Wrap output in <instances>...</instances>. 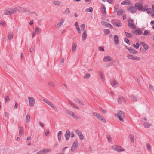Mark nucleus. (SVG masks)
I'll return each mask as SVG.
<instances>
[{
	"instance_id": "nucleus-55",
	"label": "nucleus",
	"mask_w": 154,
	"mask_h": 154,
	"mask_svg": "<svg viewBox=\"0 0 154 154\" xmlns=\"http://www.w3.org/2000/svg\"><path fill=\"white\" fill-rule=\"evenodd\" d=\"M92 114L93 116H96L97 118L98 117V116H99L100 115L99 113L95 112H93Z\"/></svg>"
},
{
	"instance_id": "nucleus-37",
	"label": "nucleus",
	"mask_w": 154,
	"mask_h": 154,
	"mask_svg": "<svg viewBox=\"0 0 154 154\" xmlns=\"http://www.w3.org/2000/svg\"><path fill=\"white\" fill-rule=\"evenodd\" d=\"M93 11V9L92 7H89L85 10V11L88 12H91Z\"/></svg>"
},
{
	"instance_id": "nucleus-5",
	"label": "nucleus",
	"mask_w": 154,
	"mask_h": 154,
	"mask_svg": "<svg viewBox=\"0 0 154 154\" xmlns=\"http://www.w3.org/2000/svg\"><path fill=\"white\" fill-rule=\"evenodd\" d=\"M28 99L29 101V106L31 107L33 106L35 103L34 98L32 97H29Z\"/></svg>"
},
{
	"instance_id": "nucleus-24",
	"label": "nucleus",
	"mask_w": 154,
	"mask_h": 154,
	"mask_svg": "<svg viewBox=\"0 0 154 154\" xmlns=\"http://www.w3.org/2000/svg\"><path fill=\"white\" fill-rule=\"evenodd\" d=\"M102 7L101 9V11L103 14H105L106 12V8L103 5H102Z\"/></svg>"
},
{
	"instance_id": "nucleus-50",
	"label": "nucleus",
	"mask_w": 154,
	"mask_h": 154,
	"mask_svg": "<svg viewBox=\"0 0 154 154\" xmlns=\"http://www.w3.org/2000/svg\"><path fill=\"white\" fill-rule=\"evenodd\" d=\"M26 121L27 122H29L30 121V117L29 115H27L26 118Z\"/></svg>"
},
{
	"instance_id": "nucleus-14",
	"label": "nucleus",
	"mask_w": 154,
	"mask_h": 154,
	"mask_svg": "<svg viewBox=\"0 0 154 154\" xmlns=\"http://www.w3.org/2000/svg\"><path fill=\"white\" fill-rule=\"evenodd\" d=\"M131 2L129 0H125L122 2L121 4L122 5H129L131 4Z\"/></svg>"
},
{
	"instance_id": "nucleus-23",
	"label": "nucleus",
	"mask_w": 154,
	"mask_h": 154,
	"mask_svg": "<svg viewBox=\"0 0 154 154\" xmlns=\"http://www.w3.org/2000/svg\"><path fill=\"white\" fill-rule=\"evenodd\" d=\"M77 44L76 43H74L72 45V51L74 52L76 49Z\"/></svg>"
},
{
	"instance_id": "nucleus-3",
	"label": "nucleus",
	"mask_w": 154,
	"mask_h": 154,
	"mask_svg": "<svg viewBox=\"0 0 154 154\" xmlns=\"http://www.w3.org/2000/svg\"><path fill=\"white\" fill-rule=\"evenodd\" d=\"M112 148L113 149L117 152L124 151L125 149H122V148L119 146L114 145L112 146Z\"/></svg>"
},
{
	"instance_id": "nucleus-9",
	"label": "nucleus",
	"mask_w": 154,
	"mask_h": 154,
	"mask_svg": "<svg viewBox=\"0 0 154 154\" xmlns=\"http://www.w3.org/2000/svg\"><path fill=\"white\" fill-rule=\"evenodd\" d=\"M71 133L69 130H67L65 134V137L66 138V140H68L70 137Z\"/></svg>"
},
{
	"instance_id": "nucleus-6",
	"label": "nucleus",
	"mask_w": 154,
	"mask_h": 154,
	"mask_svg": "<svg viewBox=\"0 0 154 154\" xmlns=\"http://www.w3.org/2000/svg\"><path fill=\"white\" fill-rule=\"evenodd\" d=\"M78 146V141H75L72 145L71 149V151L73 152L77 148Z\"/></svg>"
},
{
	"instance_id": "nucleus-35",
	"label": "nucleus",
	"mask_w": 154,
	"mask_h": 154,
	"mask_svg": "<svg viewBox=\"0 0 154 154\" xmlns=\"http://www.w3.org/2000/svg\"><path fill=\"white\" fill-rule=\"evenodd\" d=\"M35 32L37 34L38 32H40L41 29L39 27H36L35 29Z\"/></svg>"
},
{
	"instance_id": "nucleus-48",
	"label": "nucleus",
	"mask_w": 154,
	"mask_h": 154,
	"mask_svg": "<svg viewBox=\"0 0 154 154\" xmlns=\"http://www.w3.org/2000/svg\"><path fill=\"white\" fill-rule=\"evenodd\" d=\"M19 8L20 9L19 10V11L21 12H25V11H26V8H22L21 7Z\"/></svg>"
},
{
	"instance_id": "nucleus-51",
	"label": "nucleus",
	"mask_w": 154,
	"mask_h": 154,
	"mask_svg": "<svg viewBox=\"0 0 154 154\" xmlns=\"http://www.w3.org/2000/svg\"><path fill=\"white\" fill-rule=\"evenodd\" d=\"M72 116L73 118L75 119H79V118L74 113H73V115H72Z\"/></svg>"
},
{
	"instance_id": "nucleus-38",
	"label": "nucleus",
	"mask_w": 154,
	"mask_h": 154,
	"mask_svg": "<svg viewBox=\"0 0 154 154\" xmlns=\"http://www.w3.org/2000/svg\"><path fill=\"white\" fill-rule=\"evenodd\" d=\"M150 33V31L149 30H145L144 31L143 35H147L149 34Z\"/></svg>"
},
{
	"instance_id": "nucleus-42",
	"label": "nucleus",
	"mask_w": 154,
	"mask_h": 154,
	"mask_svg": "<svg viewBox=\"0 0 154 154\" xmlns=\"http://www.w3.org/2000/svg\"><path fill=\"white\" fill-rule=\"evenodd\" d=\"M85 24H82L80 25V27L81 29V30L83 32H84L85 30H86L85 29Z\"/></svg>"
},
{
	"instance_id": "nucleus-64",
	"label": "nucleus",
	"mask_w": 154,
	"mask_h": 154,
	"mask_svg": "<svg viewBox=\"0 0 154 154\" xmlns=\"http://www.w3.org/2000/svg\"><path fill=\"white\" fill-rule=\"evenodd\" d=\"M43 101L44 102H45V103H47L48 105V104L50 102V101H49V100L46 99H44L43 100Z\"/></svg>"
},
{
	"instance_id": "nucleus-29",
	"label": "nucleus",
	"mask_w": 154,
	"mask_h": 154,
	"mask_svg": "<svg viewBox=\"0 0 154 154\" xmlns=\"http://www.w3.org/2000/svg\"><path fill=\"white\" fill-rule=\"evenodd\" d=\"M151 125L147 122H144L143 124V126L145 128H149Z\"/></svg>"
},
{
	"instance_id": "nucleus-2",
	"label": "nucleus",
	"mask_w": 154,
	"mask_h": 154,
	"mask_svg": "<svg viewBox=\"0 0 154 154\" xmlns=\"http://www.w3.org/2000/svg\"><path fill=\"white\" fill-rule=\"evenodd\" d=\"M143 33V30L139 28H137V29L133 30L132 31V33L133 34L137 35H141Z\"/></svg>"
},
{
	"instance_id": "nucleus-57",
	"label": "nucleus",
	"mask_w": 154,
	"mask_h": 154,
	"mask_svg": "<svg viewBox=\"0 0 154 154\" xmlns=\"http://www.w3.org/2000/svg\"><path fill=\"white\" fill-rule=\"evenodd\" d=\"M48 85L51 86L52 87H54V82H49L48 83Z\"/></svg>"
},
{
	"instance_id": "nucleus-53",
	"label": "nucleus",
	"mask_w": 154,
	"mask_h": 154,
	"mask_svg": "<svg viewBox=\"0 0 154 154\" xmlns=\"http://www.w3.org/2000/svg\"><path fill=\"white\" fill-rule=\"evenodd\" d=\"M133 60H140V58L137 56H133Z\"/></svg>"
},
{
	"instance_id": "nucleus-12",
	"label": "nucleus",
	"mask_w": 154,
	"mask_h": 154,
	"mask_svg": "<svg viewBox=\"0 0 154 154\" xmlns=\"http://www.w3.org/2000/svg\"><path fill=\"white\" fill-rule=\"evenodd\" d=\"M140 44L146 50L148 49L149 48L148 45H147L146 44L143 42H140Z\"/></svg>"
},
{
	"instance_id": "nucleus-32",
	"label": "nucleus",
	"mask_w": 154,
	"mask_h": 154,
	"mask_svg": "<svg viewBox=\"0 0 154 154\" xmlns=\"http://www.w3.org/2000/svg\"><path fill=\"white\" fill-rule=\"evenodd\" d=\"M131 98L134 101H137V99L136 97L134 95H131Z\"/></svg>"
},
{
	"instance_id": "nucleus-54",
	"label": "nucleus",
	"mask_w": 154,
	"mask_h": 154,
	"mask_svg": "<svg viewBox=\"0 0 154 154\" xmlns=\"http://www.w3.org/2000/svg\"><path fill=\"white\" fill-rule=\"evenodd\" d=\"M146 11L148 13H150L152 12V9L150 8H148L146 9Z\"/></svg>"
},
{
	"instance_id": "nucleus-62",
	"label": "nucleus",
	"mask_w": 154,
	"mask_h": 154,
	"mask_svg": "<svg viewBox=\"0 0 154 154\" xmlns=\"http://www.w3.org/2000/svg\"><path fill=\"white\" fill-rule=\"evenodd\" d=\"M75 28L78 31V33H80L81 30L79 26H77Z\"/></svg>"
},
{
	"instance_id": "nucleus-44",
	"label": "nucleus",
	"mask_w": 154,
	"mask_h": 154,
	"mask_svg": "<svg viewBox=\"0 0 154 154\" xmlns=\"http://www.w3.org/2000/svg\"><path fill=\"white\" fill-rule=\"evenodd\" d=\"M115 26H116L117 27H120L122 26V23L121 22H116L115 23Z\"/></svg>"
},
{
	"instance_id": "nucleus-60",
	"label": "nucleus",
	"mask_w": 154,
	"mask_h": 154,
	"mask_svg": "<svg viewBox=\"0 0 154 154\" xmlns=\"http://www.w3.org/2000/svg\"><path fill=\"white\" fill-rule=\"evenodd\" d=\"M107 138L108 140V141L109 143H110L111 141V137L109 135H107Z\"/></svg>"
},
{
	"instance_id": "nucleus-49",
	"label": "nucleus",
	"mask_w": 154,
	"mask_h": 154,
	"mask_svg": "<svg viewBox=\"0 0 154 154\" xmlns=\"http://www.w3.org/2000/svg\"><path fill=\"white\" fill-rule=\"evenodd\" d=\"M130 138L131 142L132 143H133L134 140V135H130Z\"/></svg>"
},
{
	"instance_id": "nucleus-36",
	"label": "nucleus",
	"mask_w": 154,
	"mask_h": 154,
	"mask_svg": "<svg viewBox=\"0 0 154 154\" xmlns=\"http://www.w3.org/2000/svg\"><path fill=\"white\" fill-rule=\"evenodd\" d=\"M4 14L5 15H11V12L10 11V9H8L7 10L5 11L4 12Z\"/></svg>"
},
{
	"instance_id": "nucleus-19",
	"label": "nucleus",
	"mask_w": 154,
	"mask_h": 154,
	"mask_svg": "<svg viewBox=\"0 0 154 154\" xmlns=\"http://www.w3.org/2000/svg\"><path fill=\"white\" fill-rule=\"evenodd\" d=\"M69 103L75 109H79V108L75 104H74L70 100H68V101Z\"/></svg>"
},
{
	"instance_id": "nucleus-25",
	"label": "nucleus",
	"mask_w": 154,
	"mask_h": 154,
	"mask_svg": "<svg viewBox=\"0 0 154 154\" xmlns=\"http://www.w3.org/2000/svg\"><path fill=\"white\" fill-rule=\"evenodd\" d=\"M128 26L129 27L132 29H136V26L135 25H134L133 23H128Z\"/></svg>"
},
{
	"instance_id": "nucleus-15",
	"label": "nucleus",
	"mask_w": 154,
	"mask_h": 154,
	"mask_svg": "<svg viewBox=\"0 0 154 154\" xmlns=\"http://www.w3.org/2000/svg\"><path fill=\"white\" fill-rule=\"evenodd\" d=\"M126 48L131 53L134 54L137 53V52L134 49L130 48H128L127 47Z\"/></svg>"
},
{
	"instance_id": "nucleus-18",
	"label": "nucleus",
	"mask_w": 154,
	"mask_h": 154,
	"mask_svg": "<svg viewBox=\"0 0 154 154\" xmlns=\"http://www.w3.org/2000/svg\"><path fill=\"white\" fill-rule=\"evenodd\" d=\"M114 41L116 45H118L119 44V38L118 36L116 35L114 36Z\"/></svg>"
},
{
	"instance_id": "nucleus-47",
	"label": "nucleus",
	"mask_w": 154,
	"mask_h": 154,
	"mask_svg": "<svg viewBox=\"0 0 154 154\" xmlns=\"http://www.w3.org/2000/svg\"><path fill=\"white\" fill-rule=\"evenodd\" d=\"M99 109L101 111L103 114L106 113L107 112V111L106 110L103 109L102 108L100 107Z\"/></svg>"
},
{
	"instance_id": "nucleus-61",
	"label": "nucleus",
	"mask_w": 154,
	"mask_h": 154,
	"mask_svg": "<svg viewBox=\"0 0 154 154\" xmlns=\"http://www.w3.org/2000/svg\"><path fill=\"white\" fill-rule=\"evenodd\" d=\"M149 87L150 89L152 91L154 90V88L153 86L151 85L150 84L149 85Z\"/></svg>"
},
{
	"instance_id": "nucleus-8",
	"label": "nucleus",
	"mask_w": 154,
	"mask_h": 154,
	"mask_svg": "<svg viewBox=\"0 0 154 154\" xmlns=\"http://www.w3.org/2000/svg\"><path fill=\"white\" fill-rule=\"evenodd\" d=\"M128 11H130L131 13H134L137 11L136 7L134 6H131L127 9Z\"/></svg>"
},
{
	"instance_id": "nucleus-20",
	"label": "nucleus",
	"mask_w": 154,
	"mask_h": 154,
	"mask_svg": "<svg viewBox=\"0 0 154 154\" xmlns=\"http://www.w3.org/2000/svg\"><path fill=\"white\" fill-rule=\"evenodd\" d=\"M87 38V34L86 30H85L83 32L82 35V38L83 40H84L86 39Z\"/></svg>"
},
{
	"instance_id": "nucleus-46",
	"label": "nucleus",
	"mask_w": 154,
	"mask_h": 154,
	"mask_svg": "<svg viewBox=\"0 0 154 154\" xmlns=\"http://www.w3.org/2000/svg\"><path fill=\"white\" fill-rule=\"evenodd\" d=\"M90 74L89 73H88L86 74V76H84V78L86 79H88L90 78Z\"/></svg>"
},
{
	"instance_id": "nucleus-7",
	"label": "nucleus",
	"mask_w": 154,
	"mask_h": 154,
	"mask_svg": "<svg viewBox=\"0 0 154 154\" xmlns=\"http://www.w3.org/2000/svg\"><path fill=\"white\" fill-rule=\"evenodd\" d=\"M75 132L79 138L81 140H83L84 139V136L81 132L78 130H76Z\"/></svg>"
},
{
	"instance_id": "nucleus-21",
	"label": "nucleus",
	"mask_w": 154,
	"mask_h": 154,
	"mask_svg": "<svg viewBox=\"0 0 154 154\" xmlns=\"http://www.w3.org/2000/svg\"><path fill=\"white\" fill-rule=\"evenodd\" d=\"M97 118L100 121H102L103 122H106V121L105 119L104 118L102 117L100 115L99 116H98V117Z\"/></svg>"
},
{
	"instance_id": "nucleus-28",
	"label": "nucleus",
	"mask_w": 154,
	"mask_h": 154,
	"mask_svg": "<svg viewBox=\"0 0 154 154\" xmlns=\"http://www.w3.org/2000/svg\"><path fill=\"white\" fill-rule=\"evenodd\" d=\"M125 11V10L122 9H120L117 12V14L118 16H120L122 15V14Z\"/></svg>"
},
{
	"instance_id": "nucleus-16",
	"label": "nucleus",
	"mask_w": 154,
	"mask_h": 154,
	"mask_svg": "<svg viewBox=\"0 0 154 154\" xmlns=\"http://www.w3.org/2000/svg\"><path fill=\"white\" fill-rule=\"evenodd\" d=\"M111 60V57L109 56H105L103 59V61L104 62H108Z\"/></svg>"
},
{
	"instance_id": "nucleus-10",
	"label": "nucleus",
	"mask_w": 154,
	"mask_h": 154,
	"mask_svg": "<svg viewBox=\"0 0 154 154\" xmlns=\"http://www.w3.org/2000/svg\"><path fill=\"white\" fill-rule=\"evenodd\" d=\"M111 84L114 87H117L118 85V82L114 79H112L111 80Z\"/></svg>"
},
{
	"instance_id": "nucleus-63",
	"label": "nucleus",
	"mask_w": 154,
	"mask_h": 154,
	"mask_svg": "<svg viewBox=\"0 0 154 154\" xmlns=\"http://www.w3.org/2000/svg\"><path fill=\"white\" fill-rule=\"evenodd\" d=\"M98 49L100 51H104V49L103 47H99Z\"/></svg>"
},
{
	"instance_id": "nucleus-40",
	"label": "nucleus",
	"mask_w": 154,
	"mask_h": 154,
	"mask_svg": "<svg viewBox=\"0 0 154 154\" xmlns=\"http://www.w3.org/2000/svg\"><path fill=\"white\" fill-rule=\"evenodd\" d=\"M99 74L100 76L101 79V80L102 81H103L104 79V76L103 74L102 73V72L101 71L99 72Z\"/></svg>"
},
{
	"instance_id": "nucleus-34",
	"label": "nucleus",
	"mask_w": 154,
	"mask_h": 154,
	"mask_svg": "<svg viewBox=\"0 0 154 154\" xmlns=\"http://www.w3.org/2000/svg\"><path fill=\"white\" fill-rule=\"evenodd\" d=\"M10 100V99L9 98V96L8 95H6L5 99V102L7 103Z\"/></svg>"
},
{
	"instance_id": "nucleus-22",
	"label": "nucleus",
	"mask_w": 154,
	"mask_h": 154,
	"mask_svg": "<svg viewBox=\"0 0 154 154\" xmlns=\"http://www.w3.org/2000/svg\"><path fill=\"white\" fill-rule=\"evenodd\" d=\"M42 151L43 154H46L47 153L50 152L51 151V149H42Z\"/></svg>"
},
{
	"instance_id": "nucleus-45",
	"label": "nucleus",
	"mask_w": 154,
	"mask_h": 154,
	"mask_svg": "<svg viewBox=\"0 0 154 154\" xmlns=\"http://www.w3.org/2000/svg\"><path fill=\"white\" fill-rule=\"evenodd\" d=\"M61 3L60 2H59L58 1H55L53 2V4L55 5H59Z\"/></svg>"
},
{
	"instance_id": "nucleus-31",
	"label": "nucleus",
	"mask_w": 154,
	"mask_h": 154,
	"mask_svg": "<svg viewBox=\"0 0 154 154\" xmlns=\"http://www.w3.org/2000/svg\"><path fill=\"white\" fill-rule=\"evenodd\" d=\"M140 46L139 43L138 42H137L135 44H134L133 46L136 49H137L139 48Z\"/></svg>"
},
{
	"instance_id": "nucleus-58",
	"label": "nucleus",
	"mask_w": 154,
	"mask_h": 154,
	"mask_svg": "<svg viewBox=\"0 0 154 154\" xmlns=\"http://www.w3.org/2000/svg\"><path fill=\"white\" fill-rule=\"evenodd\" d=\"M10 11L11 14H14L17 12V11L16 10H14V9L10 10Z\"/></svg>"
},
{
	"instance_id": "nucleus-56",
	"label": "nucleus",
	"mask_w": 154,
	"mask_h": 154,
	"mask_svg": "<svg viewBox=\"0 0 154 154\" xmlns=\"http://www.w3.org/2000/svg\"><path fill=\"white\" fill-rule=\"evenodd\" d=\"M101 23L103 25L107 27L108 23L107 22L105 21H102L101 22Z\"/></svg>"
},
{
	"instance_id": "nucleus-1",
	"label": "nucleus",
	"mask_w": 154,
	"mask_h": 154,
	"mask_svg": "<svg viewBox=\"0 0 154 154\" xmlns=\"http://www.w3.org/2000/svg\"><path fill=\"white\" fill-rule=\"evenodd\" d=\"M117 116L119 120L122 122H124L123 118L125 117V114L124 112L122 111L119 110L117 112Z\"/></svg>"
},
{
	"instance_id": "nucleus-26",
	"label": "nucleus",
	"mask_w": 154,
	"mask_h": 154,
	"mask_svg": "<svg viewBox=\"0 0 154 154\" xmlns=\"http://www.w3.org/2000/svg\"><path fill=\"white\" fill-rule=\"evenodd\" d=\"M54 110H56L57 108L54 106V104L51 102L50 101L48 104Z\"/></svg>"
},
{
	"instance_id": "nucleus-33",
	"label": "nucleus",
	"mask_w": 154,
	"mask_h": 154,
	"mask_svg": "<svg viewBox=\"0 0 154 154\" xmlns=\"http://www.w3.org/2000/svg\"><path fill=\"white\" fill-rule=\"evenodd\" d=\"M23 133V127H20V128L19 131V135L20 136H21L22 135V134Z\"/></svg>"
},
{
	"instance_id": "nucleus-30",
	"label": "nucleus",
	"mask_w": 154,
	"mask_h": 154,
	"mask_svg": "<svg viewBox=\"0 0 154 154\" xmlns=\"http://www.w3.org/2000/svg\"><path fill=\"white\" fill-rule=\"evenodd\" d=\"M62 132L59 131L57 134L58 138L59 141H60L61 140V135L62 134Z\"/></svg>"
},
{
	"instance_id": "nucleus-41",
	"label": "nucleus",
	"mask_w": 154,
	"mask_h": 154,
	"mask_svg": "<svg viewBox=\"0 0 154 154\" xmlns=\"http://www.w3.org/2000/svg\"><path fill=\"white\" fill-rule=\"evenodd\" d=\"M66 113L72 116L74 112L71 111L67 110L66 111Z\"/></svg>"
},
{
	"instance_id": "nucleus-4",
	"label": "nucleus",
	"mask_w": 154,
	"mask_h": 154,
	"mask_svg": "<svg viewBox=\"0 0 154 154\" xmlns=\"http://www.w3.org/2000/svg\"><path fill=\"white\" fill-rule=\"evenodd\" d=\"M137 4H136L137 5ZM135 6L137 7V9L140 11H145L146 10V7H143L142 5L140 4H138L137 6L135 5Z\"/></svg>"
},
{
	"instance_id": "nucleus-13",
	"label": "nucleus",
	"mask_w": 154,
	"mask_h": 154,
	"mask_svg": "<svg viewBox=\"0 0 154 154\" xmlns=\"http://www.w3.org/2000/svg\"><path fill=\"white\" fill-rule=\"evenodd\" d=\"M64 20L63 19H61L60 20V21L57 24L56 27L59 28L61 26L63 23Z\"/></svg>"
},
{
	"instance_id": "nucleus-27",
	"label": "nucleus",
	"mask_w": 154,
	"mask_h": 154,
	"mask_svg": "<svg viewBox=\"0 0 154 154\" xmlns=\"http://www.w3.org/2000/svg\"><path fill=\"white\" fill-rule=\"evenodd\" d=\"M125 33L126 37L128 38H131L133 37V35L130 33H128L126 32H125Z\"/></svg>"
},
{
	"instance_id": "nucleus-39",
	"label": "nucleus",
	"mask_w": 154,
	"mask_h": 154,
	"mask_svg": "<svg viewBox=\"0 0 154 154\" xmlns=\"http://www.w3.org/2000/svg\"><path fill=\"white\" fill-rule=\"evenodd\" d=\"M124 41L125 42L128 44L129 45H130L131 44V42L127 38H124Z\"/></svg>"
},
{
	"instance_id": "nucleus-43",
	"label": "nucleus",
	"mask_w": 154,
	"mask_h": 154,
	"mask_svg": "<svg viewBox=\"0 0 154 154\" xmlns=\"http://www.w3.org/2000/svg\"><path fill=\"white\" fill-rule=\"evenodd\" d=\"M104 31L106 35H108L110 32V31L108 29H104Z\"/></svg>"
},
{
	"instance_id": "nucleus-52",
	"label": "nucleus",
	"mask_w": 154,
	"mask_h": 154,
	"mask_svg": "<svg viewBox=\"0 0 154 154\" xmlns=\"http://www.w3.org/2000/svg\"><path fill=\"white\" fill-rule=\"evenodd\" d=\"M127 57L128 59L133 60V56L132 55L128 54L127 55Z\"/></svg>"
},
{
	"instance_id": "nucleus-11",
	"label": "nucleus",
	"mask_w": 154,
	"mask_h": 154,
	"mask_svg": "<svg viewBox=\"0 0 154 154\" xmlns=\"http://www.w3.org/2000/svg\"><path fill=\"white\" fill-rule=\"evenodd\" d=\"M123 101L124 102H126V100L125 97H123L122 96L119 98L118 99V102L119 104L122 103L121 101Z\"/></svg>"
},
{
	"instance_id": "nucleus-59",
	"label": "nucleus",
	"mask_w": 154,
	"mask_h": 154,
	"mask_svg": "<svg viewBox=\"0 0 154 154\" xmlns=\"http://www.w3.org/2000/svg\"><path fill=\"white\" fill-rule=\"evenodd\" d=\"M0 24L4 26L6 25V23L4 21L1 20L0 21Z\"/></svg>"
},
{
	"instance_id": "nucleus-17",
	"label": "nucleus",
	"mask_w": 154,
	"mask_h": 154,
	"mask_svg": "<svg viewBox=\"0 0 154 154\" xmlns=\"http://www.w3.org/2000/svg\"><path fill=\"white\" fill-rule=\"evenodd\" d=\"M71 12L69 8H66L65 10L64 11L63 14L66 15H69L70 14Z\"/></svg>"
}]
</instances>
